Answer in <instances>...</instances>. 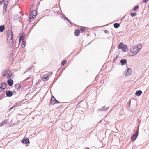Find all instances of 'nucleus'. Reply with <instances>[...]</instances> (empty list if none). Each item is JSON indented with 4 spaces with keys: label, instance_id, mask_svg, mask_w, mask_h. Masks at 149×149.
Returning a JSON list of instances; mask_svg holds the SVG:
<instances>
[{
    "label": "nucleus",
    "instance_id": "nucleus-1",
    "mask_svg": "<svg viewBox=\"0 0 149 149\" xmlns=\"http://www.w3.org/2000/svg\"><path fill=\"white\" fill-rule=\"evenodd\" d=\"M8 35L7 43L8 45L10 47H13L14 44V41L13 40V34L12 31L8 30L7 32Z\"/></svg>",
    "mask_w": 149,
    "mask_h": 149
},
{
    "label": "nucleus",
    "instance_id": "nucleus-2",
    "mask_svg": "<svg viewBox=\"0 0 149 149\" xmlns=\"http://www.w3.org/2000/svg\"><path fill=\"white\" fill-rule=\"evenodd\" d=\"M142 47L141 45L139 44L132 48L130 50V52L131 53V56H133L136 55Z\"/></svg>",
    "mask_w": 149,
    "mask_h": 149
},
{
    "label": "nucleus",
    "instance_id": "nucleus-3",
    "mask_svg": "<svg viewBox=\"0 0 149 149\" xmlns=\"http://www.w3.org/2000/svg\"><path fill=\"white\" fill-rule=\"evenodd\" d=\"M3 75L6 77L10 79L12 77V74L9 70H6L3 71Z\"/></svg>",
    "mask_w": 149,
    "mask_h": 149
},
{
    "label": "nucleus",
    "instance_id": "nucleus-4",
    "mask_svg": "<svg viewBox=\"0 0 149 149\" xmlns=\"http://www.w3.org/2000/svg\"><path fill=\"white\" fill-rule=\"evenodd\" d=\"M118 48L122 49L123 51L126 52L128 50L127 46L124 45L123 43H120L118 47Z\"/></svg>",
    "mask_w": 149,
    "mask_h": 149
},
{
    "label": "nucleus",
    "instance_id": "nucleus-5",
    "mask_svg": "<svg viewBox=\"0 0 149 149\" xmlns=\"http://www.w3.org/2000/svg\"><path fill=\"white\" fill-rule=\"evenodd\" d=\"M132 70L131 69L127 68L123 73V74L125 76H128L132 74Z\"/></svg>",
    "mask_w": 149,
    "mask_h": 149
},
{
    "label": "nucleus",
    "instance_id": "nucleus-6",
    "mask_svg": "<svg viewBox=\"0 0 149 149\" xmlns=\"http://www.w3.org/2000/svg\"><path fill=\"white\" fill-rule=\"evenodd\" d=\"M59 103V102L57 100L54 96H53L52 97L50 101V104L52 105H54L56 103Z\"/></svg>",
    "mask_w": 149,
    "mask_h": 149
},
{
    "label": "nucleus",
    "instance_id": "nucleus-7",
    "mask_svg": "<svg viewBox=\"0 0 149 149\" xmlns=\"http://www.w3.org/2000/svg\"><path fill=\"white\" fill-rule=\"evenodd\" d=\"M7 84L4 82L0 84V91H3L6 88Z\"/></svg>",
    "mask_w": 149,
    "mask_h": 149
},
{
    "label": "nucleus",
    "instance_id": "nucleus-8",
    "mask_svg": "<svg viewBox=\"0 0 149 149\" xmlns=\"http://www.w3.org/2000/svg\"><path fill=\"white\" fill-rule=\"evenodd\" d=\"M138 134V132L137 131V132L136 134L133 135L131 137V139L132 141H134L136 139L137 137Z\"/></svg>",
    "mask_w": 149,
    "mask_h": 149
},
{
    "label": "nucleus",
    "instance_id": "nucleus-9",
    "mask_svg": "<svg viewBox=\"0 0 149 149\" xmlns=\"http://www.w3.org/2000/svg\"><path fill=\"white\" fill-rule=\"evenodd\" d=\"M21 142L22 143L26 144L29 142V140L28 138H24L23 140H21Z\"/></svg>",
    "mask_w": 149,
    "mask_h": 149
},
{
    "label": "nucleus",
    "instance_id": "nucleus-10",
    "mask_svg": "<svg viewBox=\"0 0 149 149\" xmlns=\"http://www.w3.org/2000/svg\"><path fill=\"white\" fill-rule=\"evenodd\" d=\"M6 93L7 96L9 97L11 96L13 94L12 92L10 90L6 91Z\"/></svg>",
    "mask_w": 149,
    "mask_h": 149
},
{
    "label": "nucleus",
    "instance_id": "nucleus-11",
    "mask_svg": "<svg viewBox=\"0 0 149 149\" xmlns=\"http://www.w3.org/2000/svg\"><path fill=\"white\" fill-rule=\"evenodd\" d=\"M49 74H47L43 75L42 78L44 81H47L49 79Z\"/></svg>",
    "mask_w": 149,
    "mask_h": 149
},
{
    "label": "nucleus",
    "instance_id": "nucleus-12",
    "mask_svg": "<svg viewBox=\"0 0 149 149\" xmlns=\"http://www.w3.org/2000/svg\"><path fill=\"white\" fill-rule=\"evenodd\" d=\"M7 81V82L9 86H11L13 84V81L12 79H10V78Z\"/></svg>",
    "mask_w": 149,
    "mask_h": 149
},
{
    "label": "nucleus",
    "instance_id": "nucleus-13",
    "mask_svg": "<svg viewBox=\"0 0 149 149\" xmlns=\"http://www.w3.org/2000/svg\"><path fill=\"white\" fill-rule=\"evenodd\" d=\"M8 3V1H6L5 2L4 5L3 6V10H4L5 11H6V8H7V6Z\"/></svg>",
    "mask_w": 149,
    "mask_h": 149
},
{
    "label": "nucleus",
    "instance_id": "nucleus-14",
    "mask_svg": "<svg viewBox=\"0 0 149 149\" xmlns=\"http://www.w3.org/2000/svg\"><path fill=\"white\" fill-rule=\"evenodd\" d=\"M30 15L35 17L37 15V12L35 10H33L30 13Z\"/></svg>",
    "mask_w": 149,
    "mask_h": 149
},
{
    "label": "nucleus",
    "instance_id": "nucleus-15",
    "mask_svg": "<svg viewBox=\"0 0 149 149\" xmlns=\"http://www.w3.org/2000/svg\"><path fill=\"white\" fill-rule=\"evenodd\" d=\"M142 92L141 90L137 91L135 93L136 95L139 96H140L142 93Z\"/></svg>",
    "mask_w": 149,
    "mask_h": 149
},
{
    "label": "nucleus",
    "instance_id": "nucleus-16",
    "mask_svg": "<svg viewBox=\"0 0 149 149\" xmlns=\"http://www.w3.org/2000/svg\"><path fill=\"white\" fill-rule=\"evenodd\" d=\"M80 33V31H79V29H76L75 32V35L76 36H79Z\"/></svg>",
    "mask_w": 149,
    "mask_h": 149
},
{
    "label": "nucleus",
    "instance_id": "nucleus-17",
    "mask_svg": "<svg viewBox=\"0 0 149 149\" xmlns=\"http://www.w3.org/2000/svg\"><path fill=\"white\" fill-rule=\"evenodd\" d=\"M127 61L125 59H122L120 61V62L122 65H124L126 63Z\"/></svg>",
    "mask_w": 149,
    "mask_h": 149
},
{
    "label": "nucleus",
    "instance_id": "nucleus-18",
    "mask_svg": "<svg viewBox=\"0 0 149 149\" xmlns=\"http://www.w3.org/2000/svg\"><path fill=\"white\" fill-rule=\"evenodd\" d=\"M5 29V27L4 25L0 26V31L1 32H3Z\"/></svg>",
    "mask_w": 149,
    "mask_h": 149
},
{
    "label": "nucleus",
    "instance_id": "nucleus-19",
    "mask_svg": "<svg viewBox=\"0 0 149 149\" xmlns=\"http://www.w3.org/2000/svg\"><path fill=\"white\" fill-rule=\"evenodd\" d=\"M108 107H105L104 106L102 107L101 109H100L99 110L100 111H105L107 110Z\"/></svg>",
    "mask_w": 149,
    "mask_h": 149
},
{
    "label": "nucleus",
    "instance_id": "nucleus-20",
    "mask_svg": "<svg viewBox=\"0 0 149 149\" xmlns=\"http://www.w3.org/2000/svg\"><path fill=\"white\" fill-rule=\"evenodd\" d=\"M21 86L19 84H17L15 86V87L17 90H19L21 88Z\"/></svg>",
    "mask_w": 149,
    "mask_h": 149
},
{
    "label": "nucleus",
    "instance_id": "nucleus-21",
    "mask_svg": "<svg viewBox=\"0 0 149 149\" xmlns=\"http://www.w3.org/2000/svg\"><path fill=\"white\" fill-rule=\"evenodd\" d=\"M120 26L119 24L117 23H115L114 24V26L116 28H118Z\"/></svg>",
    "mask_w": 149,
    "mask_h": 149
},
{
    "label": "nucleus",
    "instance_id": "nucleus-22",
    "mask_svg": "<svg viewBox=\"0 0 149 149\" xmlns=\"http://www.w3.org/2000/svg\"><path fill=\"white\" fill-rule=\"evenodd\" d=\"M35 17H34L33 15H31L30 14V16H29V17L30 21H31L33 20L34 19V18Z\"/></svg>",
    "mask_w": 149,
    "mask_h": 149
},
{
    "label": "nucleus",
    "instance_id": "nucleus-23",
    "mask_svg": "<svg viewBox=\"0 0 149 149\" xmlns=\"http://www.w3.org/2000/svg\"><path fill=\"white\" fill-rule=\"evenodd\" d=\"M136 13L135 12H134V13H131L130 14V15L132 17H133L135 16L136 15Z\"/></svg>",
    "mask_w": 149,
    "mask_h": 149
},
{
    "label": "nucleus",
    "instance_id": "nucleus-24",
    "mask_svg": "<svg viewBox=\"0 0 149 149\" xmlns=\"http://www.w3.org/2000/svg\"><path fill=\"white\" fill-rule=\"evenodd\" d=\"M139 8V6H135L133 10L134 11H136V9Z\"/></svg>",
    "mask_w": 149,
    "mask_h": 149
},
{
    "label": "nucleus",
    "instance_id": "nucleus-25",
    "mask_svg": "<svg viewBox=\"0 0 149 149\" xmlns=\"http://www.w3.org/2000/svg\"><path fill=\"white\" fill-rule=\"evenodd\" d=\"M25 43L23 41H22V47H25Z\"/></svg>",
    "mask_w": 149,
    "mask_h": 149
},
{
    "label": "nucleus",
    "instance_id": "nucleus-26",
    "mask_svg": "<svg viewBox=\"0 0 149 149\" xmlns=\"http://www.w3.org/2000/svg\"><path fill=\"white\" fill-rule=\"evenodd\" d=\"M65 19H66L68 22L70 24V25H71V22L66 17H64V20H65Z\"/></svg>",
    "mask_w": 149,
    "mask_h": 149
},
{
    "label": "nucleus",
    "instance_id": "nucleus-27",
    "mask_svg": "<svg viewBox=\"0 0 149 149\" xmlns=\"http://www.w3.org/2000/svg\"><path fill=\"white\" fill-rule=\"evenodd\" d=\"M85 27H83L80 28V30L81 31H83L85 30Z\"/></svg>",
    "mask_w": 149,
    "mask_h": 149
},
{
    "label": "nucleus",
    "instance_id": "nucleus-28",
    "mask_svg": "<svg viewBox=\"0 0 149 149\" xmlns=\"http://www.w3.org/2000/svg\"><path fill=\"white\" fill-rule=\"evenodd\" d=\"M6 124V123L4 122H2L0 124V125L1 126H3L4 125V124Z\"/></svg>",
    "mask_w": 149,
    "mask_h": 149
},
{
    "label": "nucleus",
    "instance_id": "nucleus-29",
    "mask_svg": "<svg viewBox=\"0 0 149 149\" xmlns=\"http://www.w3.org/2000/svg\"><path fill=\"white\" fill-rule=\"evenodd\" d=\"M66 60H64L62 62V65H63L65 64L66 63Z\"/></svg>",
    "mask_w": 149,
    "mask_h": 149
},
{
    "label": "nucleus",
    "instance_id": "nucleus-30",
    "mask_svg": "<svg viewBox=\"0 0 149 149\" xmlns=\"http://www.w3.org/2000/svg\"><path fill=\"white\" fill-rule=\"evenodd\" d=\"M24 37V36H20V38H19L20 40L23 39Z\"/></svg>",
    "mask_w": 149,
    "mask_h": 149
},
{
    "label": "nucleus",
    "instance_id": "nucleus-31",
    "mask_svg": "<svg viewBox=\"0 0 149 149\" xmlns=\"http://www.w3.org/2000/svg\"><path fill=\"white\" fill-rule=\"evenodd\" d=\"M104 32L105 33H107V34L109 33V31L108 30H105L104 31Z\"/></svg>",
    "mask_w": 149,
    "mask_h": 149
},
{
    "label": "nucleus",
    "instance_id": "nucleus-32",
    "mask_svg": "<svg viewBox=\"0 0 149 149\" xmlns=\"http://www.w3.org/2000/svg\"><path fill=\"white\" fill-rule=\"evenodd\" d=\"M5 0H0V5L2 3V2L4 1Z\"/></svg>",
    "mask_w": 149,
    "mask_h": 149
},
{
    "label": "nucleus",
    "instance_id": "nucleus-33",
    "mask_svg": "<svg viewBox=\"0 0 149 149\" xmlns=\"http://www.w3.org/2000/svg\"><path fill=\"white\" fill-rule=\"evenodd\" d=\"M148 0H144L143 1L145 3H146Z\"/></svg>",
    "mask_w": 149,
    "mask_h": 149
},
{
    "label": "nucleus",
    "instance_id": "nucleus-34",
    "mask_svg": "<svg viewBox=\"0 0 149 149\" xmlns=\"http://www.w3.org/2000/svg\"><path fill=\"white\" fill-rule=\"evenodd\" d=\"M14 107V106H13V107H11V108H10L9 109V110H11L12 109H13V107Z\"/></svg>",
    "mask_w": 149,
    "mask_h": 149
},
{
    "label": "nucleus",
    "instance_id": "nucleus-35",
    "mask_svg": "<svg viewBox=\"0 0 149 149\" xmlns=\"http://www.w3.org/2000/svg\"><path fill=\"white\" fill-rule=\"evenodd\" d=\"M13 54H11V55H10V56H11L12 57H12H13Z\"/></svg>",
    "mask_w": 149,
    "mask_h": 149
},
{
    "label": "nucleus",
    "instance_id": "nucleus-36",
    "mask_svg": "<svg viewBox=\"0 0 149 149\" xmlns=\"http://www.w3.org/2000/svg\"><path fill=\"white\" fill-rule=\"evenodd\" d=\"M28 79H29V78H27L26 79V80H28Z\"/></svg>",
    "mask_w": 149,
    "mask_h": 149
},
{
    "label": "nucleus",
    "instance_id": "nucleus-37",
    "mask_svg": "<svg viewBox=\"0 0 149 149\" xmlns=\"http://www.w3.org/2000/svg\"><path fill=\"white\" fill-rule=\"evenodd\" d=\"M130 102H131V101H130V102H129V104H130Z\"/></svg>",
    "mask_w": 149,
    "mask_h": 149
}]
</instances>
